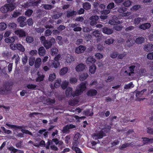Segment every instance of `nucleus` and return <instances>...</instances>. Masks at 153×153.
<instances>
[{
	"mask_svg": "<svg viewBox=\"0 0 153 153\" xmlns=\"http://www.w3.org/2000/svg\"><path fill=\"white\" fill-rule=\"evenodd\" d=\"M6 125L7 126L10 127L11 128H13L15 130H16L18 129H21V131L23 133L28 134L30 135H32V134L31 132L30 131L28 130L22 129V128H25V126H22L18 125H10L8 123H6Z\"/></svg>",
	"mask_w": 153,
	"mask_h": 153,
	"instance_id": "1",
	"label": "nucleus"
},
{
	"mask_svg": "<svg viewBox=\"0 0 153 153\" xmlns=\"http://www.w3.org/2000/svg\"><path fill=\"white\" fill-rule=\"evenodd\" d=\"M15 8V6L13 4H7L1 7L0 8V10L2 13H5L12 11Z\"/></svg>",
	"mask_w": 153,
	"mask_h": 153,
	"instance_id": "2",
	"label": "nucleus"
},
{
	"mask_svg": "<svg viewBox=\"0 0 153 153\" xmlns=\"http://www.w3.org/2000/svg\"><path fill=\"white\" fill-rule=\"evenodd\" d=\"M55 42V39L53 37H52L49 39L45 40V42H43V45L45 48L48 49L51 48Z\"/></svg>",
	"mask_w": 153,
	"mask_h": 153,
	"instance_id": "3",
	"label": "nucleus"
},
{
	"mask_svg": "<svg viewBox=\"0 0 153 153\" xmlns=\"http://www.w3.org/2000/svg\"><path fill=\"white\" fill-rule=\"evenodd\" d=\"M75 126L73 124H68L63 127L62 132L64 134H68L70 132V129L75 128Z\"/></svg>",
	"mask_w": 153,
	"mask_h": 153,
	"instance_id": "4",
	"label": "nucleus"
},
{
	"mask_svg": "<svg viewBox=\"0 0 153 153\" xmlns=\"http://www.w3.org/2000/svg\"><path fill=\"white\" fill-rule=\"evenodd\" d=\"M26 18L23 16H20L17 19L18 23L19 24V26L21 27H23L24 26L27 25V23L25 21L26 19Z\"/></svg>",
	"mask_w": 153,
	"mask_h": 153,
	"instance_id": "5",
	"label": "nucleus"
},
{
	"mask_svg": "<svg viewBox=\"0 0 153 153\" xmlns=\"http://www.w3.org/2000/svg\"><path fill=\"white\" fill-rule=\"evenodd\" d=\"M146 17L144 16H143L142 17L141 16V17H136L134 19V24L135 25H138L140 22L146 21Z\"/></svg>",
	"mask_w": 153,
	"mask_h": 153,
	"instance_id": "6",
	"label": "nucleus"
},
{
	"mask_svg": "<svg viewBox=\"0 0 153 153\" xmlns=\"http://www.w3.org/2000/svg\"><path fill=\"white\" fill-rule=\"evenodd\" d=\"M86 50V47L83 45H79L75 48V52L79 54L83 53Z\"/></svg>",
	"mask_w": 153,
	"mask_h": 153,
	"instance_id": "7",
	"label": "nucleus"
},
{
	"mask_svg": "<svg viewBox=\"0 0 153 153\" xmlns=\"http://www.w3.org/2000/svg\"><path fill=\"white\" fill-rule=\"evenodd\" d=\"M99 19L98 16L97 15L93 16L90 17L89 19L91 20L90 25L92 26L96 25Z\"/></svg>",
	"mask_w": 153,
	"mask_h": 153,
	"instance_id": "8",
	"label": "nucleus"
},
{
	"mask_svg": "<svg viewBox=\"0 0 153 153\" xmlns=\"http://www.w3.org/2000/svg\"><path fill=\"white\" fill-rule=\"evenodd\" d=\"M96 62V60L93 57L90 56L88 57L86 60V63L87 65H95V63Z\"/></svg>",
	"mask_w": 153,
	"mask_h": 153,
	"instance_id": "9",
	"label": "nucleus"
},
{
	"mask_svg": "<svg viewBox=\"0 0 153 153\" xmlns=\"http://www.w3.org/2000/svg\"><path fill=\"white\" fill-rule=\"evenodd\" d=\"M8 86L9 85H7V84L4 83L3 87L0 88V93L4 94L9 91H10V88Z\"/></svg>",
	"mask_w": 153,
	"mask_h": 153,
	"instance_id": "10",
	"label": "nucleus"
},
{
	"mask_svg": "<svg viewBox=\"0 0 153 153\" xmlns=\"http://www.w3.org/2000/svg\"><path fill=\"white\" fill-rule=\"evenodd\" d=\"M15 33L19 36V37H23L26 36V33L24 30L19 29L16 30L15 31Z\"/></svg>",
	"mask_w": 153,
	"mask_h": 153,
	"instance_id": "11",
	"label": "nucleus"
},
{
	"mask_svg": "<svg viewBox=\"0 0 153 153\" xmlns=\"http://www.w3.org/2000/svg\"><path fill=\"white\" fill-rule=\"evenodd\" d=\"M102 32L105 34L107 35H110L113 33V30L111 29L105 27L102 28Z\"/></svg>",
	"mask_w": 153,
	"mask_h": 153,
	"instance_id": "12",
	"label": "nucleus"
},
{
	"mask_svg": "<svg viewBox=\"0 0 153 153\" xmlns=\"http://www.w3.org/2000/svg\"><path fill=\"white\" fill-rule=\"evenodd\" d=\"M145 51L147 52L153 51V45L152 44H148L145 45L144 48Z\"/></svg>",
	"mask_w": 153,
	"mask_h": 153,
	"instance_id": "13",
	"label": "nucleus"
},
{
	"mask_svg": "<svg viewBox=\"0 0 153 153\" xmlns=\"http://www.w3.org/2000/svg\"><path fill=\"white\" fill-rule=\"evenodd\" d=\"M97 94V90L95 89H91L87 92V94L88 96L92 97L96 96Z\"/></svg>",
	"mask_w": 153,
	"mask_h": 153,
	"instance_id": "14",
	"label": "nucleus"
},
{
	"mask_svg": "<svg viewBox=\"0 0 153 153\" xmlns=\"http://www.w3.org/2000/svg\"><path fill=\"white\" fill-rule=\"evenodd\" d=\"M127 40L126 41V45L128 47L132 46L134 44V41L132 40V37L131 36H129L128 37L127 36Z\"/></svg>",
	"mask_w": 153,
	"mask_h": 153,
	"instance_id": "15",
	"label": "nucleus"
},
{
	"mask_svg": "<svg viewBox=\"0 0 153 153\" xmlns=\"http://www.w3.org/2000/svg\"><path fill=\"white\" fill-rule=\"evenodd\" d=\"M85 68V65L83 63L78 64L75 68L77 72H81L83 71Z\"/></svg>",
	"mask_w": 153,
	"mask_h": 153,
	"instance_id": "16",
	"label": "nucleus"
},
{
	"mask_svg": "<svg viewBox=\"0 0 153 153\" xmlns=\"http://www.w3.org/2000/svg\"><path fill=\"white\" fill-rule=\"evenodd\" d=\"M151 25L149 23H146L139 26V28L143 30H145L150 28Z\"/></svg>",
	"mask_w": 153,
	"mask_h": 153,
	"instance_id": "17",
	"label": "nucleus"
},
{
	"mask_svg": "<svg viewBox=\"0 0 153 153\" xmlns=\"http://www.w3.org/2000/svg\"><path fill=\"white\" fill-rule=\"evenodd\" d=\"M142 142L143 145L149 143H152L153 142V138H149L148 137H142Z\"/></svg>",
	"mask_w": 153,
	"mask_h": 153,
	"instance_id": "18",
	"label": "nucleus"
},
{
	"mask_svg": "<svg viewBox=\"0 0 153 153\" xmlns=\"http://www.w3.org/2000/svg\"><path fill=\"white\" fill-rule=\"evenodd\" d=\"M97 12L98 13L100 12L101 14L107 15L109 14L111 12V10L108 9L103 10H100V9H97Z\"/></svg>",
	"mask_w": 153,
	"mask_h": 153,
	"instance_id": "19",
	"label": "nucleus"
},
{
	"mask_svg": "<svg viewBox=\"0 0 153 153\" xmlns=\"http://www.w3.org/2000/svg\"><path fill=\"white\" fill-rule=\"evenodd\" d=\"M46 51L42 46L40 47L38 49V53L40 56H44L45 54Z\"/></svg>",
	"mask_w": 153,
	"mask_h": 153,
	"instance_id": "20",
	"label": "nucleus"
},
{
	"mask_svg": "<svg viewBox=\"0 0 153 153\" xmlns=\"http://www.w3.org/2000/svg\"><path fill=\"white\" fill-rule=\"evenodd\" d=\"M144 38L143 37H141L136 38L135 42L137 44H140L144 43Z\"/></svg>",
	"mask_w": 153,
	"mask_h": 153,
	"instance_id": "21",
	"label": "nucleus"
},
{
	"mask_svg": "<svg viewBox=\"0 0 153 153\" xmlns=\"http://www.w3.org/2000/svg\"><path fill=\"white\" fill-rule=\"evenodd\" d=\"M82 7L84 9L88 10L91 9V5L89 3L85 2L83 3Z\"/></svg>",
	"mask_w": 153,
	"mask_h": 153,
	"instance_id": "22",
	"label": "nucleus"
},
{
	"mask_svg": "<svg viewBox=\"0 0 153 153\" xmlns=\"http://www.w3.org/2000/svg\"><path fill=\"white\" fill-rule=\"evenodd\" d=\"M14 59H15V63L16 65H17L19 61L20 60V58L18 54L17 55L16 54H14L11 58V60H13Z\"/></svg>",
	"mask_w": 153,
	"mask_h": 153,
	"instance_id": "23",
	"label": "nucleus"
},
{
	"mask_svg": "<svg viewBox=\"0 0 153 153\" xmlns=\"http://www.w3.org/2000/svg\"><path fill=\"white\" fill-rule=\"evenodd\" d=\"M75 60L73 56L69 55L66 58V62L68 63H72Z\"/></svg>",
	"mask_w": 153,
	"mask_h": 153,
	"instance_id": "24",
	"label": "nucleus"
},
{
	"mask_svg": "<svg viewBox=\"0 0 153 153\" xmlns=\"http://www.w3.org/2000/svg\"><path fill=\"white\" fill-rule=\"evenodd\" d=\"M41 59L40 58H38L36 59L35 62V66L36 68L39 67L41 65Z\"/></svg>",
	"mask_w": 153,
	"mask_h": 153,
	"instance_id": "25",
	"label": "nucleus"
},
{
	"mask_svg": "<svg viewBox=\"0 0 153 153\" xmlns=\"http://www.w3.org/2000/svg\"><path fill=\"white\" fill-rule=\"evenodd\" d=\"M17 48L16 49H17L19 51L22 52H24L25 51V49L24 47V46L22 45L20 43H17Z\"/></svg>",
	"mask_w": 153,
	"mask_h": 153,
	"instance_id": "26",
	"label": "nucleus"
},
{
	"mask_svg": "<svg viewBox=\"0 0 153 153\" xmlns=\"http://www.w3.org/2000/svg\"><path fill=\"white\" fill-rule=\"evenodd\" d=\"M60 65V63L59 62H56L53 61L51 64L50 66L52 68H56Z\"/></svg>",
	"mask_w": 153,
	"mask_h": 153,
	"instance_id": "27",
	"label": "nucleus"
},
{
	"mask_svg": "<svg viewBox=\"0 0 153 153\" xmlns=\"http://www.w3.org/2000/svg\"><path fill=\"white\" fill-rule=\"evenodd\" d=\"M96 70V67L95 65H90L89 71L91 74H94Z\"/></svg>",
	"mask_w": 153,
	"mask_h": 153,
	"instance_id": "28",
	"label": "nucleus"
},
{
	"mask_svg": "<svg viewBox=\"0 0 153 153\" xmlns=\"http://www.w3.org/2000/svg\"><path fill=\"white\" fill-rule=\"evenodd\" d=\"M46 104L48 105H52L55 103L56 101L54 99H51V98H48L46 100Z\"/></svg>",
	"mask_w": 153,
	"mask_h": 153,
	"instance_id": "29",
	"label": "nucleus"
},
{
	"mask_svg": "<svg viewBox=\"0 0 153 153\" xmlns=\"http://www.w3.org/2000/svg\"><path fill=\"white\" fill-rule=\"evenodd\" d=\"M95 136H97L98 138H102L103 136H105V133L102 130H101L98 133L95 134Z\"/></svg>",
	"mask_w": 153,
	"mask_h": 153,
	"instance_id": "30",
	"label": "nucleus"
},
{
	"mask_svg": "<svg viewBox=\"0 0 153 153\" xmlns=\"http://www.w3.org/2000/svg\"><path fill=\"white\" fill-rule=\"evenodd\" d=\"M72 91V89L70 87H68L67 88L65 91V94L67 97H69L71 95Z\"/></svg>",
	"mask_w": 153,
	"mask_h": 153,
	"instance_id": "31",
	"label": "nucleus"
},
{
	"mask_svg": "<svg viewBox=\"0 0 153 153\" xmlns=\"http://www.w3.org/2000/svg\"><path fill=\"white\" fill-rule=\"evenodd\" d=\"M4 41L7 43H13L15 41L14 37H9L5 39Z\"/></svg>",
	"mask_w": 153,
	"mask_h": 153,
	"instance_id": "32",
	"label": "nucleus"
},
{
	"mask_svg": "<svg viewBox=\"0 0 153 153\" xmlns=\"http://www.w3.org/2000/svg\"><path fill=\"white\" fill-rule=\"evenodd\" d=\"M88 75L87 73H83L80 76V80L81 81H84L88 77Z\"/></svg>",
	"mask_w": 153,
	"mask_h": 153,
	"instance_id": "33",
	"label": "nucleus"
},
{
	"mask_svg": "<svg viewBox=\"0 0 153 153\" xmlns=\"http://www.w3.org/2000/svg\"><path fill=\"white\" fill-rule=\"evenodd\" d=\"M67 67H64L62 68L60 71V74L61 75H64L66 74L68 71Z\"/></svg>",
	"mask_w": 153,
	"mask_h": 153,
	"instance_id": "34",
	"label": "nucleus"
},
{
	"mask_svg": "<svg viewBox=\"0 0 153 153\" xmlns=\"http://www.w3.org/2000/svg\"><path fill=\"white\" fill-rule=\"evenodd\" d=\"M3 57L9 59L11 56V52L7 51H4L2 53Z\"/></svg>",
	"mask_w": 153,
	"mask_h": 153,
	"instance_id": "35",
	"label": "nucleus"
},
{
	"mask_svg": "<svg viewBox=\"0 0 153 153\" xmlns=\"http://www.w3.org/2000/svg\"><path fill=\"white\" fill-rule=\"evenodd\" d=\"M21 5L22 7L26 9V8H28L31 6V1L26 2L24 4Z\"/></svg>",
	"mask_w": 153,
	"mask_h": 153,
	"instance_id": "36",
	"label": "nucleus"
},
{
	"mask_svg": "<svg viewBox=\"0 0 153 153\" xmlns=\"http://www.w3.org/2000/svg\"><path fill=\"white\" fill-rule=\"evenodd\" d=\"M87 84V82L85 81L84 82H82L80 84L79 88L81 89L82 90H83L84 91L86 88V84Z\"/></svg>",
	"mask_w": 153,
	"mask_h": 153,
	"instance_id": "37",
	"label": "nucleus"
},
{
	"mask_svg": "<svg viewBox=\"0 0 153 153\" xmlns=\"http://www.w3.org/2000/svg\"><path fill=\"white\" fill-rule=\"evenodd\" d=\"M68 82L66 80L63 82L61 85L62 88L63 89H65L68 87Z\"/></svg>",
	"mask_w": 153,
	"mask_h": 153,
	"instance_id": "38",
	"label": "nucleus"
},
{
	"mask_svg": "<svg viewBox=\"0 0 153 153\" xmlns=\"http://www.w3.org/2000/svg\"><path fill=\"white\" fill-rule=\"evenodd\" d=\"M7 27V24L4 22H2L0 23V30L1 31H3Z\"/></svg>",
	"mask_w": 153,
	"mask_h": 153,
	"instance_id": "39",
	"label": "nucleus"
},
{
	"mask_svg": "<svg viewBox=\"0 0 153 153\" xmlns=\"http://www.w3.org/2000/svg\"><path fill=\"white\" fill-rule=\"evenodd\" d=\"M146 90V89H144L141 91H137L136 94V96L137 97H141Z\"/></svg>",
	"mask_w": 153,
	"mask_h": 153,
	"instance_id": "40",
	"label": "nucleus"
},
{
	"mask_svg": "<svg viewBox=\"0 0 153 153\" xmlns=\"http://www.w3.org/2000/svg\"><path fill=\"white\" fill-rule=\"evenodd\" d=\"M33 13V10L32 9H28L25 11V15L28 17H30L32 15Z\"/></svg>",
	"mask_w": 153,
	"mask_h": 153,
	"instance_id": "41",
	"label": "nucleus"
},
{
	"mask_svg": "<svg viewBox=\"0 0 153 153\" xmlns=\"http://www.w3.org/2000/svg\"><path fill=\"white\" fill-rule=\"evenodd\" d=\"M115 7V4L113 2L110 3L107 5V9L109 10H111Z\"/></svg>",
	"mask_w": 153,
	"mask_h": 153,
	"instance_id": "42",
	"label": "nucleus"
},
{
	"mask_svg": "<svg viewBox=\"0 0 153 153\" xmlns=\"http://www.w3.org/2000/svg\"><path fill=\"white\" fill-rule=\"evenodd\" d=\"M45 76L44 75H41L38 74V76L36 79V81L37 82H40L44 80Z\"/></svg>",
	"mask_w": 153,
	"mask_h": 153,
	"instance_id": "43",
	"label": "nucleus"
},
{
	"mask_svg": "<svg viewBox=\"0 0 153 153\" xmlns=\"http://www.w3.org/2000/svg\"><path fill=\"white\" fill-rule=\"evenodd\" d=\"M61 80L60 79H58L56 80L54 84V86L55 88H58L61 85Z\"/></svg>",
	"mask_w": 153,
	"mask_h": 153,
	"instance_id": "44",
	"label": "nucleus"
},
{
	"mask_svg": "<svg viewBox=\"0 0 153 153\" xmlns=\"http://www.w3.org/2000/svg\"><path fill=\"white\" fill-rule=\"evenodd\" d=\"M126 10L127 8L126 7L121 6L118 8L117 11L119 13H121L124 12Z\"/></svg>",
	"mask_w": 153,
	"mask_h": 153,
	"instance_id": "45",
	"label": "nucleus"
},
{
	"mask_svg": "<svg viewBox=\"0 0 153 153\" xmlns=\"http://www.w3.org/2000/svg\"><path fill=\"white\" fill-rule=\"evenodd\" d=\"M131 143H125L122 144L121 146H119V148L121 150H122L123 149L131 145Z\"/></svg>",
	"mask_w": 153,
	"mask_h": 153,
	"instance_id": "46",
	"label": "nucleus"
},
{
	"mask_svg": "<svg viewBox=\"0 0 153 153\" xmlns=\"http://www.w3.org/2000/svg\"><path fill=\"white\" fill-rule=\"evenodd\" d=\"M56 78V76L55 74L54 73H53V74H51L49 75L48 80L49 81L51 82H52L53 81L54 79Z\"/></svg>",
	"mask_w": 153,
	"mask_h": 153,
	"instance_id": "47",
	"label": "nucleus"
},
{
	"mask_svg": "<svg viewBox=\"0 0 153 153\" xmlns=\"http://www.w3.org/2000/svg\"><path fill=\"white\" fill-rule=\"evenodd\" d=\"M114 41V39L110 38L106 40L105 41V44L109 45L113 43Z\"/></svg>",
	"mask_w": 153,
	"mask_h": 153,
	"instance_id": "48",
	"label": "nucleus"
},
{
	"mask_svg": "<svg viewBox=\"0 0 153 153\" xmlns=\"http://www.w3.org/2000/svg\"><path fill=\"white\" fill-rule=\"evenodd\" d=\"M118 55V52L114 51L110 54V57L112 59L116 58Z\"/></svg>",
	"mask_w": 153,
	"mask_h": 153,
	"instance_id": "49",
	"label": "nucleus"
},
{
	"mask_svg": "<svg viewBox=\"0 0 153 153\" xmlns=\"http://www.w3.org/2000/svg\"><path fill=\"white\" fill-rule=\"evenodd\" d=\"M26 87L29 89H35V88L37 87V85L32 84H29L27 85Z\"/></svg>",
	"mask_w": 153,
	"mask_h": 153,
	"instance_id": "50",
	"label": "nucleus"
},
{
	"mask_svg": "<svg viewBox=\"0 0 153 153\" xmlns=\"http://www.w3.org/2000/svg\"><path fill=\"white\" fill-rule=\"evenodd\" d=\"M26 41L28 43H32L33 41V38L32 36H27L26 39Z\"/></svg>",
	"mask_w": 153,
	"mask_h": 153,
	"instance_id": "51",
	"label": "nucleus"
},
{
	"mask_svg": "<svg viewBox=\"0 0 153 153\" xmlns=\"http://www.w3.org/2000/svg\"><path fill=\"white\" fill-rule=\"evenodd\" d=\"M71 148L73 151H75L76 153H82L79 147L76 146H72Z\"/></svg>",
	"mask_w": 153,
	"mask_h": 153,
	"instance_id": "52",
	"label": "nucleus"
},
{
	"mask_svg": "<svg viewBox=\"0 0 153 153\" xmlns=\"http://www.w3.org/2000/svg\"><path fill=\"white\" fill-rule=\"evenodd\" d=\"M90 109H87L85 111H84V114L85 115L87 116H92L93 115V113L92 112L91 113H90Z\"/></svg>",
	"mask_w": 153,
	"mask_h": 153,
	"instance_id": "53",
	"label": "nucleus"
},
{
	"mask_svg": "<svg viewBox=\"0 0 153 153\" xmlns=\"http://www.w3.org/2000/svg\"><path fill=\"white\" fill-rule=\"evenodd\" d=\"M35 61V57H30L29 58V65L31 66H32V65H33Z\"/></svg>",
	"mask_w": 153,
	"mask_h": 153,
	"instance_id": "54",
	"label": "nucleus"
},
{
	"mask_svg": "<svg viewBox=\"0 0 153 153\" xmlns=\"http://www.w3.org/2000/svg\"><path fill=\"white\" fill-rule=\"evenodd\" d=\"M76 12L74 10L68 12L67 14V16L68 17H70L73 16L74 15H76Z\"/></svg>",
	"mask_w": 153,
	"mask_h": 153,
	"instance_id": "55",
	"label": "nucleus"
},
{
	"mask_svg": "<svg viewBox=\"0 0 153 153\" xmlns=\"http://www.w3.org/2000/svg\"><path fill=\"white\" fill-rule=\"evenodd\" d=\"M131 2L129 0L125 1L123 4L124 6L126 7H129L131 5Z\"/></svg>",
	"mask_w": 153,
	"mask_h": 153,
	"instance_id": "56",
	"label": "nucleus"
},
{
	"mask_svg": "<svg viewBox=\"0 0 153 153\" xmlns=\"http://www.w3.org/2000/svg\"><path fill=\"white\" fill-rule=\"evenodd\" d=\"M8 26L10 29H16V25L14 23H11L8 24Z\"/></svg>",
	"mask_w": 153,
	"mask_h": 153,
	"instance_id": "57",
	"label": "nucleus"
},
{
	"mask_svg": "<svg viewBox=\"0 0 153 153\" xmlns=\"http://www.w3.org/2000/svg\"><path fill=\"white\" fill-rule=\"evenodd\" d=\"M69 81L71 84H75L77 82V80L75 77H71L70 78Z\"/></svg>",
	"mask_w": 153,
	"mask_h": 153,
	"instance_id": "58",
	"label": "nucleus"
},
{
	"mask_svg": "<svg viewBox=\"0 0 153 153\" xmlns=\"http://www.w3.org/2000/svg\"><path fill=\"white\" fill-rule=\"evenodd\" d=\"M141 7V6L139 5H134L131 8V10L133 11H137Z\"/></svg>",
	"mask_w": 153,
	"mask_h": 153,
	"instance_id": "59",
	"label": "nucleus"
},
{
	"mask_svg": "<svg viewBox=\"0 0 153 153\" xmlns=\"http://www.w3.org/2000/svg\"><path fill=\"white\" fill-rule=\"evenodd\" d=\"M56 40L58 41V44L62 45V37L61 36H57L56 37Z\"/></svg>",
	"mask_w": 153,
	"mask_h": 153,
	"instance_id": "60",
	"label": "nucleus"
},
{
	"mask_svg": "<svg viewBox=\"0 0 153 153\" xmlns=\"http://www.w3.org/2000/svg\"><path fill=\"white\" fill-rule=\"evenodd\" d=\"M147 132L150 134L153 135V128L150 127L147 128Z\"/></svg>",
	"mask_w": 153,
	"mask_h": 153,
	"instance_id": "61",
	"label": "nucleus"
},
{
	"mask_svg": "<svg viewBox=\"0 0 153 153\" xmlns=\"http://www.w3.org/2000/svg\"><path fill=\"white\" fill-rule=\"evenodd\" d=\"M27 25L29 26H31L33 25V19L31 18H30L28 19L27 21Z\"/></svg>",
	"mask_w": 153,
	"mask_h": 153,
	"instance_id": "62",
	"label": "nucleus"
},
{
	"mask_svg": "<svg viewBox=\"0 0 153 153\" xmlns=\"http://www.w3.org/2000/svg\"><path fill=\"white\" fill-rule=\"evenodd\" d=\"M93 34L95 37H99L100 34V31L97 30L94 31Z\"/></svg>",
	"mask_w": 153,
	"mask_h": 153,
	"instance_id": "63",
	"label": "nucleus"
},
{
	"mask_svg": "<svg viewBox=\"0 0 153 153\" xmlns=\"http://www.w3.org/2000/svg\"><path fill=\"white\" fill-rule=\"evenodd\" d=\"M147 57L149 59H153V52L148 53L147 56Z\"/></svg>",
	"mask_w": 153,
	"mask_h": 153,
	"instance_id": "64",
	"label": "nucleus"
}]
</instances>
